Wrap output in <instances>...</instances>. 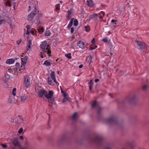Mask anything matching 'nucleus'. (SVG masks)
<instances>
[{"mask_svg":"<svg viewBox=\"0 0 149 149\" xmlns=\"http://www.w3.org/2000/svg\"><path fill=\"white\" fill-rule=\"evenodd\" d=\"M15 66L18 68L19 67V63H17L15 64Z\"/></svg>","mask_w":149,"mask_h":149,"instance_id":"nucleus-51","label":"nucleus"},{"mask_svg":"<svg viewBox=\"0 0 149 149\" xmlns=\"http://www.w3.org/2000/svg\"><path fill=\"white\" fill-rule=\"evenodd\" d=\"M73 19H70L69 23L68 25L67 28H68L69 29H70V28L71 27V26H72V25L73 24Z\"/></svg>","mask_w":149,"mask_h":149,"instance_id":"nucleus-23","label":"nucleus"},{"mask_svg":"<svg viewBox=\"0 0 149 149\" xmlns=\"http://www.w3.org/2000/svg\"><path fill=\"white\" fill-rule=\"evenodd\" d=\"M92 57L91 56L89 55L87 57V60H88V62L90 63L92 61Z\"/></svg>","mask_w":149,"mask_h":149,"instance_id":"nucleus-30","label":"nucleus"},{"mask_svg":"<svg viewBox=\"0 0 149 149\" xmlns=\"http://www.w3.org/2000/svg\"><path fill=\"white\" fill-rule=\"evenodd\" d=\"M6 22V20L1 16H0V25Z\"/></svg>","mask_w":149,"mask_h":149,"instance_id":"nucleus-20","label":"nucleus"},{"mask_svg":"<svg viewBox=\"0 0 149 149\" xmlns=\"http://www.w3.org/2000/svg\"><path fill=\"white\" fill-rule=\"evenodd\" d=\"M60 6V4L59 3L57 4L55 6L56 9L57 10H58L59 9V7Z\"/></svg>","mask_w":149,"mask_h":149,"instance_id":"nucleus-41","label":"nucleus"},{"mask_svg":"<svg viewBox=\"0 0 149 149\" xmlns=\"http://www.w3.org/2000/svg\"><path fill=\"white\" fill-rule=\"evenodd\" d=\"M23 129L22 128H20L18 131V133L19 134L21 133L23 131Z\"/></svg>","mask_w":149,"mask_h":149,"instance_id":"nucleus-48","label":"nucleus"},{"mask_svg":"<svg viewBox=\"0 0 149 149\" xmlns=\"http://www.w3.org/2000/svg\"><path fill=\"white\" fill-rule=\"evenodd\" d=\"M111 22L112 23H114V22H117V20H114V19H112L111 20Z\"/></svg>","mask_w":149,"mask_h":149,"instance_id":"nucleus-55","label":"nucleus"},{"mask_svg":"<svg viewBox=\"0 0 149 149\" xmlns=\"http://www.w3.org/2000/svg\"><path fill=\"white\" fill-rule=\"evenodd\" d=\"M108 38L106 37L105 38H103L102 40L104 42H108Z\"/></svg>","mask_w":149,"mask_h":149,"instance_id":"nucleus-43","label":"nucleus"},{"mask_svg":"<svg viewBox=\"0 0 149 149\" xmlns=\"http://www.w3.org/2000/svg\"><path fill=\"white\" fill-rule=\"evenodd\" d=\"M102 138L100 136H97L93 139L94 141L96 143H98L101 141Z\"/></svg>","mask_w":149,"mask_h":149,"instance_id":"nucleus-15","label":"nucleus"},{"mask_svg":"<svg viewBox=\"0 0 149 149\" xmlns=\"http://www.w3.org/2000/svg\"><path fill=\"white\" fill-rule=\"evenodd\" d=\"M77 45L80 48L84 49L85 47V45L84 43L81 41L80 40L78 41L77 43Z\"/></svg>","mask_w":149,"mask_h":149,"instance_id":"nucleus-12","label":"nucleus"},{"mask_svg":"<svg viewBox=\"0 0 149 149\" xmlns=\"http://www.w3.org/2000/svg\"><path fill=\"white\" fill-rule=\"evenodd\" d=\"M136 99V97L134 95L130 98L128 100V102L130 103H132Z\"/></svg>","mask_w":149,"mask_h":149,"instance_id":"nucleus-14","label":"nucleus"},{"mask_svg":"<svg viewBox=\"0 0 149 149\" xmlns=\"http://www.w3.org/2000/svg\"><path fill=\"white\" fill-rule=\"evenodd\" d=\"M31 40H29L28 41V45L27 46V50H29L31 47Z\"/></svg>","mask_w":149,"mask_h":149,"instance_id":"nucleus-28","label":"nucleus"},{"mask_svg":"<svg viewBox=\"0 0 149 149\" xmlns=\"http://www.w3.org/2000/svg\"><path fill=\"white\" fill-rule=\"evenodd\" d=\"M44 30V28L43 27H41L40 29H38V31L39 33H41L43 32Z\"/></svg>","mask_w":149,"mask_h":149,"instance_id":"nucleus-37","label":"nucleus"},{"mask_svg":"<svg viewBox=\"0 0 149 149\" xmlns=\"http://www.w3.org/2000/svg\"><path fill=\"white\" fill-rule=\"evenodd\" d=\"M40 57L42 58H44V56H43V55L42 54H41L40 55Z\"/></svg>","mask_w":149,"mask_h":149,"instance_id":"nucleus-61","label":"nucleus"},{"mask_svg":"<svg viewBox=\"0 0 149 149\" xmlns=\"http://www.w3.org/2000/svg\"><path fill=\"white\" fill-rule=\"evenodd\" d=\"M8 102L9 103H11L13 102V98L10 97L8 100Z\"/></svg>","mask_w":149,"mask_h":149,"instance_id":"nucleus-42","label":"nucleus"},{"mask_svg":"<svg viewBox=\"0 0 149 149\" xmlns=\"http://www.w3.org/2000/svg\"><path fill=\"white\" fill-rule=\"evenodd\" d=\"M99 81V79H96L95 80V82H97Z\"/></svg>","mask_w":149,"mask_h":149,"instance_id":"nucleus-57","label":"nucleus"},{"mask_svg":"<svg viewBox=\"0 0 149 149\" xmlns=\"http://www.w3.org/2000/svg\"><path fill=\"white\" fill-rule=\"evenodd\" d=\"M12 69L13 68H10L9 70V72H13V70H12Z\"/></svg>","mask_w":149,"mask_h":149,"instance_id":"nucleus-56","label":"nucleus"},{"mask_svg":"<svg viewBox=\"0 0 149 149\" xmlns=\"http://www.w3.org/2000/svg\"><path fill=\"white\" fill-rule=\"evenodd\" d=\"M78 24V22L77 20L76 19H75L74 20V25L75 26H77Z\"/></svg>","mask_w":149,"mask_h":149,"instance_id":"nucleus-39","label":"nucleus"},{"mask_svg":"<svg viewBox=\"0 0 149 149\" xmlns=\"http://www.w3.org/2000/svg\"><path fill=\"white\" fill-rule=\"evenodd\" d=\"M148 87V86L146 85H144L142 87V90L143 91H146V90Z\"/></svg>","mask_w":149,"mask_h":149,"instance_id":"nucleus-33","label":"nucleus"},{"mask_svg":"<svg viewBox=\"0 0 149 149\" xmlns=\"http://www.w3.org/2000/svg\"><path fill=\"white\" fill-rule=\"evenodd\" d=\"M60 88L61 93L64 97V98L62 100V103H64L65 102V93L63 91L62 88L61 87Z\"/></svg>","mask_w":149,"mask_h":149,"instance_id":"nucleus-19","label":"nucleus"},{"mask_svg":"<svg viewBox=\"0 0 149 149\" xmlns=\"http://www.w3.org/2000/svg\"><path fill=\"white\" fill-rule=\"evenodd\" d=\"M21 42V39H20L19 40H18L17 41V44L18 45H19L20 44V43Z\"/></svg>","mask_w":149,"mask_h":149,"instance_id":"nucleus-49","label":"nucleus"},{"mask_svg":"<svg viewBox=\"0 0 149 149\" xmlns=\"http://www.w3.org/2000/svg\"><path fill=\"white\" fill-rule=\"evenodd\" d=\"M5 77L6 78L8 79H9L10 77V76L8 74H5Z\"/></svg>","mask_w":149,"mask_h":149,"instance_id":"nucleus-46","label":"nucleus"},{"mask_svg":"<svg viewBox=\"0 0 149 149\" xmlns=\"http://www.w3.org/2000/svg\"><path fill=\"white\" fill-rule=\"evenodd\" d=\"M30 81V78L27 75L24 76V84L25 88H27L29 87L31 84Z\"/></svg>","mask_w":149,"mask_h":149,"instance_id":"nucleus-4","label":"nucleus"},{"mask_svg":"<svg viewBox=\"0 0 149 149\" xmlns=\"http://www.w3.org/2000/svg\"><path fill=\"white\" fill-rule=\"evenodd\" d=\"M36 10H34L29 14L27 19L28 21H30L32 20L33 18L36 14Z\"/></svg>","mask_w":149,"mask_h":149,"instance_id":"nucleus-7","label":"nucleus"},{"mask_svg":"<svg viewBox=\"0 0 149 149\" xmlns=\"http://www.w3.org/2000/svg\"><path fill=\"white\" fill-rule=\"evenodd\" d=\"M116 117L115 115L111 116L109 118L106 119L104 121L105 123L107 124H111L115 123Z\"/></svg>","mask_w":149,"mask_h":149,"instance_id":"nucleus-2","label":"nucleus"},{"mask_svg":"<svg viewBox=\"0 0 149 149\" xmlns=\"http://www.w3.org/2000/svg\"><path fill=\"white\" fill-rule=\"evenodd\" d=\"M19 139L21 140H23V137L22 136H20L19 137Z\"/></svg>","mask_w":149,"mask_h":149,"instance_id":"nucleus-59","label":"nucleus"},{"mask_svg":"<svg viewBox=\"0 0 149 149\" xmlns=\"http://www.w3.org/2000/svg\"><path fill=\"white\" fill-rule=\"evenodd\" d=\"M3 148H6L7 147L6 144H1V145Z\"/></svg>","mask_w":149,"mask_h":149,"instance_id":"nucleus-44","label":"nucleus"},{"mask_svg":"<svg viewBox=\"0 0 149 149\" xmlns=\"http://www.w3.org/2000/svg\"><path fill=\"white\" fill-rule=\"evenodd\" d=\"M73 19H70L69 23L68 25L67 28H68L69 29H70V28L71 27V26H72V25L73 24Z\"/></svg>","mask_w":149,"mask_h":149,"instance_id":"nucleus-24","label":"nucleus"},{"mask_svg":"<svg viewBox=\"0 0 149 149\" xmlns=\"http://www.w3.org/2000/svg\"><path fill=\"white\" fill-rule=\"evenodd\" d=\"M93 18H94L93 15H90L89 17V18L90 19H92Z\"/></svg>","mask_w":149,"mask_h":149,"instance_id":"nucleus-53","label":"nucleus"},{"mask_svg":"<svg viewBox=\"0 0 149 149\" xmlns=\"http://www.w3.org/2000/svg\"><path fill=\"white\" fill-rule=\"evenodd\" d=\"M95 49V47H90V49H91V50L94 49Z\"/></svg>","mask_w":149,"mask_h":149,"instance_id":"nucleus-63","label":"nucleus"},{"mask_svg":"<svg viewBox=\"0 0 149 149\" xmlns=\"http://www.w3.org/2000/svg\"><path fill=\"white\" fill-rule=\"evenodd\" d=\"M65 96H66V100H68L69 101H70V98L69 97L68 95V94H67L66 93Z\"/></svg>","mask_w":149,"mask_h":149,"instance_id":"nucleus-40","label":"nucleus"},{"mask_svg":"<svg viewBox=\"0 0 149 149\" xmlns=\"http://www.w3.org/2000/svg\"><path fill=\"white\" fill-rule=\"evenodd\" d=\"M87 4L88 6L91 7L93 5V2L92 0H87Z\"/></svg>","mask_w":149,"mask_h":149,"instance_id":"nucleus-21","label":"nucleus"},{"mask_svg":"<svg viewBox=\"0 0 149 149\" xmlns=\"http://www.w3.org/2000/svg\"><path fill=\"white\" fill-rule=\"evenodd\" d=\"M104 149H112V148L111 147L108 146L106 147Z\"/></svg>","mask_w":149,"mask_h":149,"instance_id":"nucleus-52","label":"nucleus"},{"mask_svg":"<svg viewBox=\"0 0 149 149\" xmlns=\"http://www.w3.org/2000/svg\"><path fill=\"white\" fill-rule=\"evenodd\" d=\"M94 19L95 20H97V15L96 13H93V14Z\"/></svg>","mask_w":149,"mask_h":149,"instance_id":"nucleus-36","label":"nucleus"},{"mask_svg":"<svg viewBox=\"0 0 149 149\" xmlns=\"http://www.w3.org/2000/svg\"><path fill=\"white\" fill-rule=\"evenodd\" d=\"M98 15H100V19H102V17H104V15L105 13L103 11H101L98 14Z\"/></svg>","mask_w":149,"mask_h":149,"instance_id":"nucleus-26","label":"nucleus"},{"mask_svg":"<svg viewBox=\"0 0 149 149\" xmlns=\"http://www.w3.org/2000/svg\"><path fill=\"white\" fill-rule=\"evenodd\" d=\"M74 31V29L73 27L71 28H70V33H73Z\"/></svg>","mask_w":149,"mask_h":149,"instance_id":"nucleus-50","label":"nucleus"},{"mask_svg":"<svg viewBox=\"0 0 149 149\" xmlns=\"http://www.w3.org/2000/svg\"><path fill=\"white\" fill-rule=\"evenodd\" d=\"M97 106V104L95 101L93 102L91 104V107L94 108L96 107Z\"/></svg>","mask_w":149,"mask_h":149,"instance_id":"nucleus-27","label":"nucleus"},{"mask_svg":"<svg viewBox=\"0 0 149 149\" xmlns=\"http://www.w3.org/2000/svg\"><path fill=\"white\" fill-rule=\"evenodd\" d=\"M10 141L12 143L14 144V146H19V145L18 141L17 138H15L11 139Z\"/></svg>","mask_w":149,"mask_h":149,"instance_id":"nucleus-11","label":"nucleus"},{"mask_svg":"<svg viewBox=\"0 0 149 149\" xmlns=\"http://www.w3.org/2000/svg\"><path fill=\"white\" fill-rule=\"evenodd\" d=\"M53 94V92L52 91H49L48 93L46 91L45 96L46 98L48 99L49 100L52 102L54 101V100L52 98Z\"/></svg>","mask_w":149,"mask_h":149,"instance_id":"nucleus-5","label":"nucleus"},{"mask_svg":"<svg viewBox=\"0 0 149 149\" xmlns=\"http://www.w3.org/2000/svg\"><path fill=\"white\" fill-rule=\"evenodd\" d=\"M28 96L26 95L22 94L21 100L22 101H25L28 98Z\"/></svg>","mask_w":149,"mask_h":149,"instance_id":"nucleus-17","label":"nucleus"},{"mask_svg":"<svg viewBox=\"0 0 149 149\" xmlns=\"http://www.w3.org/2000/svg\"><path fill=\"white\" fill-rule=\"evenodd\" d=\"M15 62V60L14 59L10 58L7 59L6 61V63L10 65L13 64Z\"/></svg>","mask_w":149,"mask_h":149,"instance_id":"nucleus-13","label":"nucleus"},{"mask_svg":"<svg viewBox=\"0 0 149 149\" xmlns=\"http://www.w3.org/2000/svg\"><path fill=\"white\" fill-rule=\"evenodd\" d=\"M88 84L89 85V89L90 90H91V87L93 84V83L92 82V80H90V82L88 83Z\"/></svg>","mask_w":149,"mask_h":149,"instance_id":"nucleus-35","label":"nucleus"},{"mask_svg":"<svg viewBox=\"0 0 149 149\" xmlns=\"http://www.w3.org/2000/svg\"><path fill=\"white\" fill-rule=\"evenodd\" d=\"M16 89L14 88L13 89L12 94L14 96H15L16 95Z\"/></svg>","mask_w":149,"mask_h":149,"instance_id":"nucleus-32","label":"nucleus"},{"mask_svg":"<svg viewBox=\"0 0 149 149\" xmlns=\"http://www.w3.org/2000/svg\"><path fill=\"white\" fill-rule=\"evenodd\" d=\"M48 84L49 85L51 86H53L54 85V84L52 81V79H51V78L50 77H48Z\"/></svg>","mask_w":149,"mask_h":149,"instance_id":"nucleus-22","label":"nucleus"},{"mask_svg":"<svg viewBox=\"0 0 149 149\" xmlns=\"http://www.w3.org/2000/svg\"><path fill=\"white\" fill-rule=\"evenodd\" d=\"M40 47L43 53L46 54L49 56H51V51L50 47L49 44L47 43V41L45 40L42 42Z\"/></svg>","mask_w":149,"mask_h":149,"instance_id":"nucleus-1","label":"nucleus"},{"mask_svg":"<svg viewBox=\"0 0 149 149\" xmlns=\"http://www.w3.org/2000/svg\"><path fill=\"white\" fill-rule=\"evenodd\" d=\"M66 57H67L69 59H71L72 58L71 54L69 53L68 54H66Z\"/></svg>","mask_w":149,"mask_h":149,"instance_id":"nucleus-34","label":"nucleus"},{"mask_svg":"<svg viewBox=\"0 0 149 149\" xmlns=\"http://www.w3.org/2000/svg\"><path fill=\"white\" fill-rule=\"evenodd\" d=\"M91 42L92 43H95V39H94V38H93L92 39V40L91 41Z\"/></svg>","mask_w":149,"mask_h":149,"instance_id":"nucleus-58","label":"nucleus"},{"mask_svg":"<svg viewBox=\"0 0 149 149\" xmlns=\"http://www.w3.org/2000/svg\"><path fill=\"white\" fill-rule=\"evenodd\" d=\"M36 24L37 25H39L41 24V23L40 22V19H37V22L36 23Z\"/></svg>","mask_w":149,"mask_h":149,"instance_id":"nucleus-45","label":"nucleus"},{"mask_svg":"<svg viewBox=\"0 0 149 149\" xmlns=\"http://www.w3.org/2000/svg\"><path fill=\"white\" fill-rule=\"evenodd\" d=\"M65 140V134L64 133L61 134L58 139V141L59 143H63Z\"/></svg>","mask_w":149,"mask_h":149,"instance_id":"nucleus-8","label":"nucleus"},{"mask_svg":"<svg viewBox=\"0 0 149 149\" xmlns=\"http://www.w3.org/2000/svg\"><path fill=\"white\" fill-rule=\"evenodd\" d=\"M30 33H31V34H33V33H34V31H33V30H31V31H30Z\"/></svg>","mask_w":149,"mask_h":149,"instance_id":"nucleus-60","label":"nucleus"},{"mask_svg":"<svg viewBox=\"0 0 149 149\" xmlns=\"http://www.w3.org/2000/svg\"><path fill=\"white\" fill-rule=\"evenodd\" d=\"M137 42L138 48L141 49H143L146 48L147 46L146 44L141 41H136Z\"/></svg>","mask_w":149,"mask_h":149,"instance_id":"nucleus-6","label":"nucleus"},{"mask_svg":"<svg viewBox=\"0 0 149 149\" xmlns=\"http://www.w3.org/2000/svg\"><path fill=\"white\" fill-rule=\"evenodd\" d=\"M77 117V113L76 112L74 113L72 115V119L73 120H75L76 119Z\"/></svg>","mask_w":149,"mask_h":149,"instance_id":"nucleus-31","label":"nucleus"},{"mask_svg":"<svg viewBox=\"0 0 149 149\" xmlns=\"http://www.w3.org/2000/svg\"><path fill=\"white\" fill-rule=\"evenodd\" d=\"M83 66L82 65H79V68H81L83 67Z\"/></svg>","mask_w":149,"mask_h":149,"instance_id":"nucleus-62","label":"nucleus"},{"mask_svg":"<svg viewBox=\"0 0 149 149\" xmlns=\"http://www.w3.org/2000/svg\"><path fill=\"white\" fill-rule=\"evenodd\" d=\"M50 76L51 79L53 80L54 82L57 85L58 84V83L56 81L55 78V75L54 71H52L50 73Z\"/></svg>","mask_w":149,"mask_h":149,"instance_id":"nucleus-10","label":"nucleus"},{"mask_svg":"<svg viewBox=\"0 0 149 149\" xmlns=\"http://www.w3.org/2000/svg\"><path fill=\"white\" fill-rule=\"evenodd\" d=\"M26 28L27 29V30L30 31L31 28V26L30 25H27L26 26Z\"/></svg>","mask_w":149,"mask_h":149,"instance_id":"nucleus-47","label":"nucleus"},{"mask_svg":"<svg viewBox=\"0 0 149 149\" xmlns=\"http://www.w3.org/2000/svg\"><path fill=\"white\" fill-rule=\"evenodd\" d=\"M46 91L42 89H40L36 91V93L38 97L42 98L44 95H45Z\"/></svg>","mask_w":149,"mask_h":149,"instance_id":"nucleus-9","label":"nucleus"},{"mask_svg":"<svg viewBox=\"0 0 149 149\" xmlns=\"http://www.w3.org/2000/svg\"><path fill=\"white\" fill-rule=\"evenodd\" d=\"M30 31H29V30H27L26 32V35H29V34L30 32Z\"/></svg>","mask_w":149,"mask_h":149,"instance_id":"nucleus-54","label":"nucleus"},{"mask_svg":"<svg viewBox=\"0 0 149 149\" xmlns=\"http://www.w3.org/2000/svg\"><path fill=\"white\" fill-rule=\"evenodd\" d=\"M72 10V8L70 9L68 11V15L66 16V18L68 19H70L71 17V13Z\"/></svg>","mask_w":149,"mask_h":149,"instance_id":"nucleus-16","label":"nucleus"},{"mask_svg":"<svg viewBox=\"0 0 149 149\" xmlns=\"http://www.w3.org/2000/svg\"><path fill=\"white\" fill-rule=\"evenodd\" d=\"M51 35V33L49 30H46L45 32V35L46 36H49Z\"/></svg>","mask_w":149,"mask_h":149,"instance_id":"nucleus-29","label":"nucleus"},{"mask_svg":"<svg viewBox=\"0 0 149 149\" xmlns=\"http://www.w3.org/2000/svg\"><path fill=\"white\" fill-rule=\"evenodd\" d=\"M21 149H26V148H22Z\"/></svg>","mask_w":149,"mask_h":149,"instance_id":"nucleus-64","label":"nucleus"},{"mask_svg":"<svg viewBox=\"0 0 149 149\" xmlns=\"http://www.w3.org/2000/svg\"><path fill=\"white\" fill-rule=\"evenodd\" d=\"M43 65L47 66H49L51 65V63L48 61L46 60L43 63Z\"/></svg>","mask_w":149,"mask_h":149,"instance_id":"nucleus-25","label":"nucleus"},{"mask_svg":"<svg viewBox=\"0 0 149 149\" xmlns=\"http://www.w3.org/2000/svg\"><path fill=\"white\" fill-rule=\"evenodd\" d=\"M21 65L19 70L20 72H22L25 69V65L27 62V57L26 56H24L21 58Z\"/></svg>","mask_w":149,"mask_h":149,"instance_id":"nucleus-3","label":"nucleus"},{"mask_svg":"<svg viewBox=\"0 0 149 149\" xmlns=\"http://www.w3.org/2000/svg\"><path fill=\"white\" fill-rule=\"evenodd\" d=\"M34 8V10H36L37 8L36 6L33 3H32V4L31 5V6H29V10L30 11L31 9L32 8Z\"/></svg>","mask_w":149,"mask_h":149,"instance_id":"nucleus-18","label":"nucleus"},{"mask_svg":"<svg viewBox=\"0 0 149 149\" xmlns=\"http://www.w3.org/2000/svg\"><path fill=\"white\" fill-rule=\"evenodd\" d=\"M84 28L85 29V30L87 32L89 31L90 30V29L89 27V26H85Z\"/></svg>","mask_w":149,"mask_h":149,"instance_id":"nucleus-38","label":"nucleus"}]
</instances>
